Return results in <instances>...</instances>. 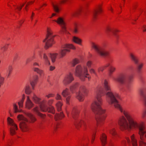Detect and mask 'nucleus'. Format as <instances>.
Listing matches in <instances>:
<instances>
[{
    "instance_id": "obj_57",
    "label": "nucleus",
    "mask_w": 146,
    "mask_h": 146,
    "mask_svg": "<svg viewBox=\"0 0 146 146\" xmlns=\"http://www.w3.org/2000/svg\"><path fill=\"white\" fill-rule=\"evenodd\" d=\"M126 143V141H122V144H123V145H125V143Z\"/></svg>"
},
{
    "instance_id": "obj_44",
    "label": "nucleus",
    "mask_w": 146,
    "mask_h": 146,
    "mask_svg": "<svg viewBox=\"0 0 146 146\" xmlns=\"http://www.w3.org/2000/svg\"><path fill=\"white\" fill-rule=\"evenodd\" d=\"M34 58H35L34 56H33L32 57L27 58L26 61V63L27 64L29 62L32 60Z\"/></svg>"
},
{
    "instance_id": "obj_63",
    "label": "nucleus",
    "mask_w": 146,
    "mask_h": 146,
    "mask_svg": "<svg viewBox=\"0 0 146 146\" xmlns=\"http://www.w3.org/2000/svg\"><path fill=\"white\" fill-rule=\"evenodd\" d=\"M139 11H140V12L141 13L143 11V10L141 8L140 9H139Z\"/></svg>"
},
{
    "instance_id": "obj_7",
    "label": "nucleus",
    "mask_w": 146,
    "mask_h": 146,
    "mask_svg": "<svg viewBox=\"0 0 146 146\" xmlns=\"http://www.w3.org/2000/svg\"><path fill=\"white\" fill-rule=\"evenodd\" d=\"M47 34L46 36V38L43 40V42H45L46 48L51 46L54 43L53 38L55 36L52 35V32L50 28H47Z\"/></svg>"
},
{
    "instance_id": "obj_53",
    "label": "nucleus",
    "mask_w": 146,
    "mask_h": 146,
    "mask_svg": "<svg viewBox=\"0 0 146 146\" xmlns=\"http://www.w3.org/2000/svg\"><path fill=\"white\" fill-rule=\"evenodd\" d=\"M69 0H62L60 1V2L62 3H64L68 1Z\"/></svg>"
},
{
    "instance_id": "obj_56",
    "label": "nucleus",
    "mask_w": 146,
    "mask_h": 146,
    "mask_svg": "<svg viewBox=\"0 0 146 146\" xmlns=\"http://www.w3.org/2000/svg\"><path fill=\"white\" fill-rule=\"evenodd\" d=\"M42 52L41 51H40L38 52V54L41 57L42 56Z\"/></svg>"
},
{
    "instance_id": "obj_5",
    "label": "nucleus",
    "mask_w": 146,
    "mask_h": 146,
    "mask_svg": "<svg viewBox=\"0 0 146 146\" xmlns=\"http://www.w3.org/2000/svg\"><path fill=\"white\" fill-rule=\"evenodd\" d=\"M33 101L35 103L39 105L40 108L42 111L45 112L47 110L48 111L53 113L54 108L52 107H51L49 109L45 104V101L44 100L41 101V99L37 97L34 94L31 97Z\"/></svg>"
},
{
    "instance_id": "obj_20",
    "label": "nucleus",
    "mask_w": 146,
    "mask_h": 146,
    "mask_svg": "<svg viewBox=\"0 0 146 146\" xmlns=\"http://www.w3.org/2000/svg\"><path fill=\"white\" fill-rule=\"evenodd\" d=\"M118 31L117 30H113L109 27L107 28L106 29V32L108 35H110V32H111L116 38H117L118 36L117 35L116 33Z\"/></svg>"
},
{
    "instance_id": "obj_39",
    "label": "nucleus",
    "mask_w": 146,
    "mask_h": 146,
    "mask_svg": "<svg viewBox=\"0 0 146 146\" xmlns=\"http://www.w3.org/2000/svg\"><path fill=\"white\" fill-rule=\"evenodd\" d=\"M43 58L45 60L46 63V64H48V65L50 64V63L49 61L48 58L47 56H46V54H43Z\"/></svg>"
},
{
    "instance_id": "obj_45",
    "label": "nucleus",
    "mask_w": 146,
    "mask_h": 146,
    "mask_svg": "<svg viewBox=\"0 0 146 146\" xmlns=\"http://www.w3.org/2000/svg\"><path fill=\"white\" fill-rule=\"evenodd\" d=\"M92 64V62L91 61H89L86 63V65L88 68L91 67Z\"/></svg>"
},
{
    "instance_id": "obj_30",
    "label": "nucleus",
    "mask_w": 146,
    "mask_h": 146,
    "mask_svg": "<svg viewBox=\"0 0 146 146\" xmlns=\"http://www.w3.org/2000/svg\"><path fill=\"white\" fill-rule=\"evenodd\" d=\"M108 132L113 136H115L117 135L115 130L113 128L110 127L108 130Z\"/></svg>"
},
{
    "instance_id": "obj_14",
    "label": "nucleus",
    "mask_w": 146,
    "mask_h": 146,
    "mask_svg": "<svg viewBox=\"0 0 146 146\" xmlns=\"http://www.w3.org/2000/svg\"><path fill=\"white\" fill-rule=\"evenodd\" d=\"M126 140L129 146H137V140L135 137L134 135L133 134L131 136L130 139L127 137Z\"/></svg>"
},
{
    "instance_id": "obj_22",
    "label": "nucleus",
    "mask_w": 146,
    "mask_h": 146,
    "mask_svg": "<svg viewBox=\"0 0 146 146\" xmlns=\"http://www.w3.org/2000/svg\"><path fill=\"white\" fill-rule=\"evenodd\" d=\"M129 56L131 60L136 64H138L139 60L138 58L133 53H131Z\"/></svg>"
},
{
    "instance_id": "obj_54",
    "label": "nucleus",
    "mask_w": 146,
    "mask_h": 146,
    "mask_svg": "<svg viewBox=\"0 0 146 146\" xmlns=\"http://www.w3.org/2000/svg\"><path fill=\"white\" fill-rule=\"evenodd\" d=\"M55 69V67L54 66H51L50 67V70L51 71H52L53 70Z\"/></svg>"
},
{
    "instance_id": "obj_17",
    "label": "nucleus",
    "mask_w": 146,
    "mask_h": 146,
    "mask_svg": "<svg viewBox=\"0 0 146 146\" xmlns=\"http://www.w3.org/2000/svg\"><path fill=\"white\" fill-rule=\"evenodd\" d=\"M79 86L78 83L77 82L74 83L71 85L70 87V92L72 93H75Z\"/></svg>"
},
{
    "instance_id": "obj_40",
    "label": "nucleus",
    "mask_w": 146,
    "mask_h": 146,
    "mask_svg": "<svg viewBox=\"0 0 146 146\" xmlns=\"http://www.w3.org/2000/svg\"><path fill=\"white\" fill-rule=\"evenodd\" d=\"M116 68L115 67L111 66L110 67V69H109V74L111 75L115 70Z\"/></svg>"
},
{
    "instance_id": "obj_28",
    "label": "nucleus",
    "mask_w": 146,
    "mask_h": 146,
    "mask_svg": "<svg viewBox=\"0 0 146 146\" xmlns=\"http://www.w3.org/2000/svg\"><path fill=\"white\" fill-rule=\"evenodd\" d=\"M58 54V53L50 54L48 56L51 58L52 62H54L55 61L56 56Z\"/></svg>"
},
{
    "instance_id": "obj_37",
    "label": "nucleus",
    "mask_w": 146,
    "mask_h": 146,
    "mask_svg": "<svg viewBox=\"0 0 146 146\" xmlns=\"http://www.w3.org/2000/svg\"><path fill=\"white\" fill-rule=\"evenodd\" d=\"M80 62V60L76 58L74 59L72 62V66H74L76 65L79 63Z\"/></svg>"
},
{
    "instance_id": "obj_49",
    "label": "nucleus",
    "mask_w": 146,
    "mask_h": 146,
    "mask_svg": "<svg viewBox=\"0 0 146 146\" xmlns=\"http://www.w3.org/2000/svg\"><path fill=\"white\" fill-rule=\"evenodd\" d=\"M54 96V94H50L48 95H46V97L48 98H49L51 97H53Z\"/></svg>"
},
{
    "instance_id": "obj_19",
    "label": "nucleus",
    "mask_w": 146,
    "mask_h": 146,
    "mask_svg": "<svg viewBox=\"0 0 146 146\" xmlns=\"http://www.w3.org/2000/svg\"><path fill=\"white\" fill-rule=\"evenodd\" d=\"M32 110L35 113L38 115L39 116L42 118H44L45 116V115L43 114L39 111V108L37 106H36Z\"/></svg>"
},
{
    "instance_id": "obj_48",
    "label": "nucleus",
    "mask_w": 146,
    "mask_h": 146,
    "mask_svg": "<svg viewBox=\"0 0 146 146\" xmlns=\"http://www.w3.org/2000/svg\"><path fill=\"white\" fill-rule=\"evenodd\" d=\"M8 44H6L5 46L3 47H1V49L3 51H5L7 48V46H8Z\"/></svg>"
},
{
    "instance_id": "obj_3",
    "label": "nucleus",
    "mask_w": 146,
    "mask_h": 146,
    "mask_svg": "<svg viewBox=\"0 0 146 146\" xmlns=\"http://www.w3.org/2000/svg\"><path fill=\"white\" fill-rule=\"evenodd\" d=\"M26 115L28 117L29 120L24 117L22 115H19L17 116V119L19 121H21L19 123V126L21 130L23 132L27 131L29 130L28 123L29 122L34 123L36 119L34 115L32 113L26 112Z\"/></svg>"
},
{
    "instance_id": "obj_42",
    "label": "nucleus",
    "mask_w": 146,
    "mask_h": 146,
    "mask_svg": "<svg viewBox=\"0 0 146 146\" xmlns=\"http://www.w3.org/2000/svg\"><path fill=\"white\" fill-rule=\"evenodd\" d=\"M81 10H78L77 11L74 12L72 13L71 14L73 16H75L78 15H79Z\"/></svg>"
},
{
    "instance_id": "obj_47",
    "label": "nucleus",
    "mask_w": 146,
    "mask_h": 146,
    "mask_svg": "<svg viewBox=\"0 0 146 146\" xmlns=\"http://www.w3.org/2000/svg\"><path fill=\"white\" fill-rule=\"evenodd\" d=\"M90 72L91 73H94L96 75V72L95 70L92 68H91L90 69Z\"/></svg>"
},
{
    "instance_id": "obj_46",
    "label": "nucleus",
    "mask_w": 146,
    "mask_h": 146,
    "mask_svg": "<svg viewBox=\"0 0 146 146\" xmlns=\"http://www.w3.org/2000/svg\"><path fill=\"white\" fill-rule=\"evenodd\" d=\"M74 32L75 33H77L78 32V28L77 26H75L74 30Z\"/></svg>"
},
{
    "instance_id": "obj_26",
    "label": "nucleus",
    "mask_w": 146,
    "mask_h": 146,
    "mask_svg": "<svg viewBox=\"0 0 146 146\" xmlns=\"http://www.w3.org/2000/svg\"><path fill=\"white\" fill-rule=\"evenodd\" d=\"M64 117V115L62 112L60 113L56 114L54 116V119L56 120H57L61 119Z\"/></svg>"
},
{
    "instance_id": "obj_50",
    "label": "nucleus",
    "mask_w": 146,
    "mask_h": 146,
    "mask_svg": "<svg viewBox=\"0 0 146 146\" xmlns=\"http://www.w3.org/2000/svg\"><path fill=\"white\" fill-rule=\"evenodd\" d=\"M56 100H60L61 99V96L58 94H57L56 97Z\"/></svg>"
},
{
    "instance_id": "obj_24",
    "label": "nucleus",
    "mask_w": 146,
    "mask_h": 146,
    "mask_svg": "<svg viewBox=\"0 0 146 146\" xmlns=\"http://www.w3.org/2000/svg\"><path fill=\"white\" fill-rule=\"evenodd\" d=\"M102 9L100 7H99L98 9H97L94 10L92 14L93 19H96V18L98 13H100L102 12Z\"/></svg>"
},
{
    "instance_id": "obj_4",
    "label": "nucleus",
    "mask_w": 146,
    "mask_h": 146,
    "mask_svg": "<svg viewBox=\"0 0 146 146\" xmlns=\"http://www.w3.org/2000/svg\"><path fill=\"white\" fill-rule=\"evenodd\" d=\"M87 68L85 66H82L80 65H78L76 67L74 73L75 76L78 77L81 80L84 81L85 78H88L87 76L89 75L88 73Z\"/></svg>"
},
{
    "instance_id": "obj_33",
    "label": "nucleus",
    "mask_w": 146,
    "mask_h": 146,
    "mask_svg": "<svg viewBox=\"0 0 146 146\" xmlns=\"http://www.w3.org/2000/svg\"><path fill=\"white\" fill-rule=\"evenodd\" d=\"M25 92L26 94H29L31 92V89L29 86L28 85H26L25 87Z\"/></svg>"
},
{
    "instance_id": "obj_25",
    "label": "nucleus",
    "mask_w": 146,
    "mask_h": 146,
    "mask_svg": "<svg viewBox=\"0 0 146 146\" xmlns=\"http://www.w3.org/2000/svg\"><path fill=\"white\" fill-rule=\"evenodd\" d=\"M72 40L75 43L81 45L82 40L76 36H74L72 38Z\"/></svg>"
},
{
    "instance_id": "obj_43",
    "label": "nucleus",
    "mask_w": 146,
    "mask_h": 146,
    "mask_svg": "<svg viewBox=\"0 0 146 146\" xmlns=\"http://www.w3.org/2000/svg\"><path fill=\"white\" fill-rule=\"evenodd\" d=\"M4 78L2 77L0 74V84L2 85L4 83Z\"/></svg>"
},
{
    "instance_id": "obj_23",
    "label": "nucleus",
    "mask_w": 146,
    "mask_h": 146,
    "mask_svg": "<svg viewBox=\"0 0 146 146\" xmlns=\"http://www.w3.org/2000/svg\"><path fill=\"white\" fill-rule=\"evenodd\" d=\"M38 77L37 76H35L33 80L31 81V84L32 87L33 89H34V87L36 83L38 80Z\"/></svg>"
},
{
    "instance_id": "obj_16",
    "label": "nucleus",
    "mask_w": 146,
    "mask_h": 146,
    "mask_svg": "<svg viewBox=\"0 0 146 146\" xmlns=\"http://www.w3.org/2000/svg\"><path fill=\"white\" fill-rule=\"evenodd\" d=\"M25 106L26 108L29 109H31L34 106V104L30 100L28 96L27 97V100L26 102Z\"/></svg>"
},
{
    "instance_id": "obj_21",
    "label": "nucleus",
    "mask_w": 146,
    "mask_h": 146,
    "mask_svg": "<svg viewBox=\"0 0 146 146\" xmlns=\"http://www.w3.org/2000/svg\"><path fill=\"white\" fill-rule=\"evenodd\" d=\"M144 93H146V88L143 91H141L140 92V94L144 98L145 97ZM144 102L146 109L145 111L143 112L142 114V117L143 118L145 117L146 115V99H145Z\"/></svg>"
},
{
    "instance_id": "obj_11",
    "label": "nucleus",
    "mask_w": 146,
    "mask_h": 146,
    "mask_svg": "<svg viewBox=\"0 0 146 146\" xmlns=\"http://www.w3.org/2000/svg\"><path fill=\"white\" fill-rule=\"evenodd\" d=\"M7 120L8 124L11 126L9 128L11 135H13L15 134L16 131L18 129L17 125L14 122L13 120L9 117L7 118Z\"/></svg>"
},
{
    "instance_id": "obj_27",
    "label": "nucleus",
    "mask_w": 146,
    "mask_h": 146,
    "mask_svg": "<svg viewBox=\"0 0 146 146\" xmlns=\"http://www.w3.org/2000/svg\"><path fill=\"white\" fill-rule=\"evenodd\" d=\"M34 70L37 72V73L39 74L40 76L43 75L44 73L42 70L39 69L37 68H34Z\"/></svg>"
},
{
    "instance_id": "obj_12",
    "label": "nucleus",
    "mask_w": 146,
    "mask_h": 146,
    "mask_svg": "<svg viewBox=\"0 0 146 146\" xmlns=\"http://www.w3.org/2000/svg\"><path fill=\"white\" fill-rule=\"evenodd\" d=\"M74 80V78L72 73L69 72L64 77L63 80V84L65 85L70 83Z\"/></svg>"
},
{
    "instance_id": "obj_9",
    "label": "nucleus",
    "mask_w": 146,
    "mask_h": 146,
    "mask_svg": "<svg viewBox=\"0 0 146 146\" xmlns=\"http://www.w3.org/2000/svg\"><path fill=\"white\" fill-rule=\"evenodd\" d=\"M92 47L100 55L102 56H107L108 52L105 50L103 47L100 46L99 45L94 43H92Z\"/></svg>"
},
{
    "instance_id": "obj_18",
    "label": "nucleus",
    "mask_w": 146,
    "mask_h": 146,
    "mask_svg": "<svg viewBox=\"0 0 146 146\" xmlns=\"http://www.w3.org/2000/svg\"><path fill=\"white\" fill-rule=\"evenodd\" d=\"M100 139L102 143V146H104L107 143V137L104 133H103L100 137Z\"/></svg>"
},
{
    "instance_id": "obj_6",
    "label": "nucleus",
    "mask_w": 146,
    "mask_h": 146,
    "mask_svg": "<svg viewBox=\"0 0 146 146\" xmlns=\"http://www.w3.org/2000/svg\"><path fill=\"white\" fill-rule=\"evenodd\" d=\"M79 111L76 108H74L72 110V115L74 121V123L76 127L79 129L81 126H83L84 128H86V123L83 119L78 118V115Z\"/></svg>"
},
{
    "instance_id": "obj_1",
    "label": "nucleus",
    "mask_w": 146,
    "mask_h": 146,
    "mask_svg": "<svg viewBox=\"0 0 146 146\" xmlns=\"http://www.w3.org/2000/svg\"><path fill=\"white\" fill-rule=\"evenodd\" d=\"M104 91L103 92L102 88L100 87V124H102L106 117L105 110L101 107L102 99L101 94L104 93L106 95V100L110 105L119 110L123 114L125 117H123L119 123L120 128L122 130L130 131L133 129H138V133L140 136L139 140L140 146L146 145V129L144 123L143 122H138L137 119L128 112L123 110L119 104L118 100L119 98V95L113 93L111 91L110 87H103Z\"/></svg>"
},
{
    "instance_id": "obj_10",
    "label": "nucleus",
    "mask_w": 146,
    "mask_h": 146,
    "mask_svg": "<svg viewBox=\"0 0 146 146\" xmlns=\"http://www.w3.org/2000/svg\"><path fill=\"white\" fill-rule=\"evenodd\" d=\"M88 93V90L84 86L81 87L78 93L76 94V98L80 101H82L84 99L85 95Z\"/></svg>"
},
{
    "instance_id": "obj_38",
    "label": "nucleus",
    "mask_w": 146,
    "mask_h": 146,
    "mask_svg": "<svg viewBox=\"0 0 146 146\" xmlns=\"http://www.w3.org/2000/svg\"><path fill=\"white\" fill-rule=\"evenodd\" d=\"M24 100V98H23L19 102H18V104L19 105V108H21L23 107Z\"/></svg>"
},
{
    "instance_id": "obj_41",
    "label": "nucleus",
    "mask_w": 146,
    "mask_h": 146,
    "mask_svg": "<svg viewBox=\"0 0 146 146\" xmlns=\"http://www.w3.org/2000/svg\"><path fill=\"white\" fill-rule=\"evenodd\" d=\"M143 63H141L139 64L137 67V70L138 73L140 72L141 70L143 67Z\"/></svg>"
},
{
    "instance_id": "obj_32",
    "label": "nucleus",
    "mask_w": 146,
    "mask_h": 146,
    "mask_svg": "<svg viewBox=\"0 0 146 146\" xmlns=\"http://www.w3.org/2000/svg\"><path fill=\"white\" fill-rule=\"evenodd\" d=\"M12 68L11 66H9L8 68L7 69L6 71V76L7 78H9L11 74V73L12 71Z\"/></svg>"
},
{
    "instance_id": "obj_60",
    "label": "nucleus",
    "mask_w": 146,
    "mask_h": 146,
    "mask_svg": "<svg viewBox=\"0 0 146 146\" xmlns=\"http://www.w3.org/2000/svg\"><path fill=\"white\" fill-rule=\"evenodd\" d=\"M17 8L18 9V10H19V11H20L21 9H22V7H17Z\"/></svg>"
},
{
    "instance_id": "obj_55",
    "label": "nucleus",
    "mask_w": 146,
    "mask_h": 146,
    "mask_svg": "<svg viewBox=\"0 0 146 146\" xmlns=\"http://www.w3.org/2000/svg\"><path fill=\"white\" fill-rule=\"evenodd\" d=\"M29 3H27L25 7V9L27 11V7L28 6V5H29Z\"/></svg>"
},
{
    "instance_id": "obj_35",
    "label": "nucleus",
    "mask_w": 146,
    "mask_h": 146,
    "mask_svg": "<svg viewBox=\"0 0 146 146\" xmlns=\"http://www.w3.org/2000/svg\"><path fill=\"white\" fill-rule=\"evenodd\" d=\"M62 104L60 102H58L56 104V106L58 111H60L61 110V107L62 106Z\"/></svg>"
},
{
    "instance_id": "obj_36",
    "label": "nucleus",
    "mask_w": 146,
    "mask_h": 146,
    "mask_svg": "<svg viewBox=\"0 0 146 146\" xmlns=\"http://www.w3.org/2000/svg\"><path fill=\"white\" fill-rule=\"evenodd\" d=\"M52 5L53 7L54 11L56 12H58L59 11V9L58 7V5L57 4H54L52 3Z\"/></svg>"
},
{
    "instance_id": "obj_62",
    "label": "nucleus",
    "mask_w": 146,
    "mask_h": 146,
    "mask_svg": "<svg viewBox=\"0 0 146 146\" xmlns=\"http://www.w3.org/2000/svg\"><path fill=\"white\" fill-rule=\"evenodd\" d=\"M56 15V14L55 13H52V16H51L50 18H52V16H55Z\"/></svg>"
},
{
    "instance_id": "obj_64",
    "label": "nucleus",
    "mask_w": 146,
    "mask_h": 146,
    "mask_svg": "<svg viewBox=\"0 0 146 146\" xmlns=\"http://www.w3.org/2000/svg\"><path fill=\"white\" fill-rule=\"evenodd\" d=\"M143 31L144 32L146 31V29L145 28H143Z\"/></svg>"
},
{
    "instance_id": "obj_2",
    "label": "nucleus",
    "mask_w": 146,
    "mask_h": 146,
    "mask_svg": "<svg viewBox=\"0 0 146 146\" xmlns=\"http://www.w3.org/2000/svg\"><path fill=\"white\" fill-rule=\"evenodd\" d=\"M133 79V76L132 74H128L126 72L121 73L119 77L115 78V80L119 82L121 84L124 85L125 88L121 86H119L118 88L122 91L128 90L130 87V84L132 82Z\"/></svg>"
},
{
    "instance_id": "obj_52",
    "label": "nucleus",
    "mask_w": 146,
    "mask_h": 146,
    "mask_svg": "<svg viewBox=\"0 0 146 146\" xmlns=\"http://www.w3.org/2000/svg\"><path fill=\"white\" fill-rule=\"evenodd\" d=\"M33 66H40L39 65V64L38 63H37V62H34L33 63Z\"/></svg>"
},
{
    "instance_id": "obj_15",
    "label": "nucleus",
    "mask_w": 146,
    "mask_h": 146,
    "mask_svg": "<svg viewBox=\"0 0 146 146\" xmlns=\"http://www.w3.org/2000/svg\"><path fill=\"white\" fill-rule=\"evenodd\" d=\"M70 93L69 92V90L68 88H66L64 90L62 93V95L66 98V100L67 104H69L70 100Z\"/></svg>"
},
{
    "instance_id": "obj_61",
    "label": "nucleus",
    "mask_w": 146,
    "mask_h": 146,
    "mask_svg": "<svg viewBox=\"0 0 146 146\" xmlns=\"http://www.w3.org/2000/svg\"><path fill=\"white\" fill-rule=\"evenodd\" d=\"M87 139L88 141H89V138H88V137H85L84 138V139Z\"/></svg>"
},
{
    "instance_id": "obj_59",
    "label": "nucleus",
    "mask_w": 146,
    "mask_h": 146,
    "mask_svg": "<svg viewBox=\"0 0 146 146\" xmlns=\"http://www.w3.org/2000/svg\"><path fill=\"white\" fill-rule=\"evenodd\" d=\"M34 15V13L33 12L32 13V15L31 17V18L32 19H33L32 17H33V16Z\"/></svg>"
},
{
    "instance_id": "obj_13",
    "label": "nucleus",
    "mask_w": 146,
    "mask_h": 146,
    "mask_svg": "<svg viewBox=\"0 0 146 146\" xmlns=\"http://www.w3.org/2000/svg\"><path fill=\"white\" fill-rule=\"evenodd\" d=\"M53 21L56 22L60 25L63 31L66 30L65 26L66 24L63 17H59L57 20H54Z\"/></svg>"
},
{
    "instance_id": "obj_31",
    "label": "nucleus",
    "mask_w": 146,
    "mask_h": 146,
    "mask_svg": "<svg viewBox=\"0 0 146 146\" xmlns=\"http://www.w3.org/2000/svg\"><path fill=\"white\" fill-rule=\"evenodd\" d=\"M53 101H54V100H49L48 101V104L49 106H50V107H48V106H46H46L47 107L48 109H49L51 107H52V106H51V105L52 104L53 102ZM45 104H46L45 103ZM52 107L54 108V110L53 113H52L51 112H50L48 111V110L47 111H48V112L51 113L53 114H54L55 113V110L54 108V107L53 106H52Z\"/></svg>"
},
{
    "instance_id": "obj_58",
    "label": "nucleus",
    "mask_w": 146,
    "mask_h": 146,
    "mask_svg": "<svg viewBox=\"0 0 146 146\" xmlns=\"http://www.w3.org/2000/svg\"><path fill=\"white\" fill-rule=\"evenodd\" d=\"M109 146H113L111 142H110L109 143Z\"/></svg>"
},
{
    "instance_id": "obj_29",
    "label": "nucleus",
    "mask_w": 146,
    "mask_h": 146,
    "mask_svg": "<svg viewBox=\"0 0 146 146\" xmlns=\"http://www.w3.org/2000/svg\"><path fill=\"white\" fill-rule=\"evenodd\" d=\"M13 109L15 113L20 112L21 111V110H18L17 105L15 103L13 104Z\"/></svg>"
},
{
    "instance_id": "obj_8",
    "label": "nucleus",
    "mask_w": 146,
    "mask_h": 146,
    "mask_svg": "<svg viewBox=\"0 0 146 146\" xmlns=\"http://www.w3.org/2000/svg\"><path fill=\"white\" fill-rule=\"evenodd\" d=\"M61 48L59 51V55L60 58L63 57L66 54L67 52H69L70 50L69 48L75 49V47L72 44H65L61 46Z\"/></svg>"
},
{
    "instance_id": "obj_34",
    "label": "nucleus",
    "mask_w": 146,
    "mask_h": 146,
    "mask_svg": "<svg viewBox=\"0 0 146 146\" xmlns=\"http://www.w3.org/2000/svg\"><path fill=\"white\" fill-rule=\"evenodd\" d=\"M110 65V64L108 63L106 64L105 66L99 67L98 70V72H103L105 68L109 66Z\"/></svg>"
},
{
    "instance_id": "obj_51",
    "label": "nucleus",
    "mask_w": 146,
    "mask_h": 146,
    "mask_svg": "<svg viewBox=\"0 0 146 146\" xmlns=\"http://www.w3.org/2000/svg\"><path fill=\"white\" fill-rule=\"evenodd\" d=\"M95 138V134L93 135L92 136V140H91V143H93L94 141V140Z\"/></svg>"
}]
</instances>
